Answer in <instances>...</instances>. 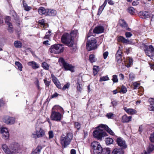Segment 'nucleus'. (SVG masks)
<instances>
[{
    "label": "nucleus",
    "mask_w": 154,
    "mask_h": 154,
    "mask_svg": "<svg viewBox=\"0 0 154 154\" xmlns=\"http://www.w3.org/2000/svg\"><path fill=\"white\" fill-rule=\"evenodd\" d=\"M103 129L110 135H114V133L107 125L101 124L99 126L96 128V130L94 131V137L98 140H101L103 137L106 136V134L103 131Z\"/></svg>",
    "instance_id": "obj_1"
},
{
    "label": "nucleus",
    "mask_w": 154,
    "mask_h": 154,
    "mask_svg": "<svg viewBox=\"0 0 154 154\" xmlns=\"http://www.w3.org/2000/svg\"><path fill=\"white\" fill-rule=\"evenodd\" d=\"M73 39L69 34L65 33L62 35L61 40L63 43L69 47H72L74 43Z\"/></svg>",
    "instance_id": "obj_2"
},
{
    "label": "nucleus",
    "mask_w": 154,
    "mask_h": 154,
    "mask_svg": "<svg viewBox=\"0 0 154 154\" xmlns=\"http://www.w3.org/2000/svg\"><path fill=\"white\" fill-rule=\"evenodd\" d=\"M72 138V135L70 133H68L66 135L62 134L60 140L62 146L64 147H66L69 144Z\"/></svg>",
    "instance_id": "obj_3"
},
{
    "label": "nucleus",
    "mask_w": 154,
    "mask_h": 154,
    "mask_svg": "<svg viewBox=\"0 0 154 154\" xmlns=\"http://www.w3.org/2000/svg\"><path fill=\"white\" fill-rule=\"evenodd\" d=\"M11 149V154H16V153H22L23 150L18 143H13L9 146Z\"/></svg>",
    "instance_id": "obj_4"
},
{
    "label": "nucleus",
    "mask_w": 154,
    "mask_h": 154,
    "mask_svg": "<svg viewBox=\"0 0 154 154\" xmlns=\"http://www.w3.org/2000/svg\"><path fill=\"white\" fill-rule=\"evenodd\" d=\"M59 62L60 65L63 66V67L64 68L65 70H69L72 72H74V66L65 61L63 58H60L59 60Z\"/></svg>",
    "instance_id": "obj_5"
},
{
    "label": "nucleus",
    "mask_w": 154,
    "mask_h": 154,
    "mask_svg": "<svg viewBox=\"0 0 154 154\" xmlns=\"http://www.w3.org/2000/svg\"><path fill=\"white\" fill-rule=\"evenodd\" d=\"M45 135V132L41 128H35V131L33 132L31 135L32 138L37 139L42 137Z\"/></svg>",
    "instance_id": "obj_6"
},
{
    "label": "nucleus",
    "mask_w": 154,
    "mask_h": 154,
    "mask_svg": "<svg viewBox=\"0 0 154 154\" xmlns=\"http://www.w3.org/2000/svg\"><path fill=\"white\" fill-rule=\"evenodd\" d=\"M64 49L62 45L57 44L52 45L49 49V51L51 53L57 54L63 52Z\"/></svg>",
    "instance_id": "obj_7"
},
{
    "label": "nucleus",
    "mask_w": 154,
    "mask_h": 154,
    "mask_svg": "<svg viewBox=\"0 0 154 154\" xmlns=\"http://www.w3.org/2000/svg\"><path fill=\"white\" fill-rule=\"evenodd\" d=\"M96 43L97 41L94 37L91 38L87 43V50L90 51L96 49L97 48Z\"/></svg>",
    "instance_id": "obj_8"
},
{
    "label": "nucleus",
    "mask_w": 154,
    "mask_h": 154,
    "mask_svg": "<svg viewBox=\"0 0 154 154\" xmlns=\"http://www.w3.org/2000/svg\"><path fill=\"white\" fill-rule=\"evenodd\" d=\"M62 118V115L59 112L53 111L51 116L52 120L57 122L60 121Z\"/></svg>",
    "instance_id": "obj_9"
},
{
    "label": "nucleus",
    "mask_w": 154,
    "mask_h": 154,
    "mask_svg": "<svg viewBox=\"0 0 154 154\" xmlns=\"http://www.w3.org/2000/svg\"><path fill=\"white\" fill-rule=\"evenodd\" d=\"M0 133L2 134L3 138L5 140L9 137V134L8 128L5 127H0Z\"/></svg>",
    "instance_id": "obj_10"
},
{
    "label": "nucleus",
    "mask_w": 154,
    "mask_h": 154,
    "mask_svg": "<svg viewBox=\"0 0 154 154\" xmlns=\"http://www.w3.org/2000/svg\"><path fill=\"white\" fill-rule=\"evenodd\" d=\"M3 122L7 125H12L15 122V119L13 117L9 116L4 117L2 120Z\"/></svg>",
    "instance_id": "obj_11"
},
{
    "label": "nucleus",
    "mask_w": 154,
    "mask_h": 154,
    "mask_svg": "<svg viewBox=\"0 0 154 154\" xmlns=\"http://www.w3.org/2000/svg\"><path fill=\"white\" fill-rule=\"evenodd\" d=\"M116 141L118 146L122 149H125L127 147L125 141L122 138L120 137L118 138Z\"/></svg>",
    "instance_id": "obj_12"
},
{
    "label": "nucleus",
    "mask_w": 154,
    "mask_h": 154,
    "mask_svg": "<svg viewBox=\"0 0 154 154\" xmlns=\"http://www.w3.org/2000/svg\"><path fill=\"white\" fill-rule=\"evenodd\" d=\"M104 30V29L103 26H99L95 27L93 31L94 33L99 34L103 33Z\"/></svg>",
    "instance_id": "obj_13"
},
{
    "label": "nucleus",
    "mask_w": 154,
    "mask_h": 154,
    "mask_svg": "<svg viewBox=\"0 0 154 154\" xmlns=\"http://www.w3.org/2000/svg\"><path fill=\"white\" fill-rule=\"evenodd\" d=\"M122 54L121 51L118 50L116 54V60L119 63H121L122 60Z\"/></svg>",
    "instance_id": "obj_14"
},
{
    "label": "nucleus",
    "mask_w": 154,
    "mask_h": 154,
    "mask_svg": "<svg viewBox=\"0 0 154 154\" xmlns=\"http://www.w3.org/2000/svg\"><path fill=\"white\" fill-rule=\"evenodd\" d=\"M119 42H122L127 44H131V42L128 39H126L124 37L122 36L119 37L117 39Z\"/></svg>",
    "instance_id": "obj_15"
},
{
    "label": "nucleus",
    "mask_w": 154,
    "mask_h": 154,
    "mask_svg": "<svg viewBox=\"0 0 154 154\" xmlns=\"http://www.w3.org/2000/svg\"><path fill=\"white\" fill-rule=\"evenodd\" d=\"M123 109L128 114L133 115L136 114L137 113V111L132 108H127L126 107H124Z\"/></svg>",
    "instance_id": "obj_16"
},
{
    "label": "nucleus",
    "mask_w": 154,
    "mask_h": 154,
    "mask_svg": "<svg viewBox=\"0 0 154 154\" xmlns=\"http://www.w3.org/2000/svg\"><path fill=\"white\" fill-rule=\"evenodd\" d=\"M120 25L128 31H131V29L128 27V25L126 23L124 20L120 19L119 21Z\"/></svg>",
    "instance_id": "obj_17"
},
{
    "label": "nucleus",
    "mask_w": 154,
    "mask_h": 154,
    "mask_svg": "<svg viewBox=\"0 0 154 154\" xmlns=\"http://www.w3.org/2000/svg\"><path fill=\"white\" fill-rule=\"evenodd\" d=\"M132 116H128L125 114L122 117V122L124 123H127L131 121Z\"/></svg>",
    "instance_id": "obj_18"
},
{
    "label": "nucleus",
    "mask_w": 154,
    "mask_h": 154,
    "mask_svg": "<svg viewBox=\"0 0 154 154\" xmlns=\"http://www.w3.org/2000/svg\"><path fill=\"white\" fill-rule=\"evenodd\" d=\"M91 148L93 150L98 149L100 147H102L100 143L97 141H94L91 143Z\"/></svg>",
    "instance_id": "obj_19"
},
{
    "label": "nucleus",
    "mask_w": 154,
    "mask_h": 154,
    "mask_svg": "<svg viewBox=\"0 0 154 154\" xmlns=\"http://www.w3.org/2000/svg\"><path fill=\"white\" fill-rule=\"evenodd\" d=\"M149 49L150 50V51L146 52V54L149 57H153V54H154V48L152 45L149 46Z\"/></svg>",
    "instance_id": "obj_20"
},
{
    "label": "nucleus",
    "mask_w": 154,
    "mask_h": 154,
    "mask_svg": "<svg viewBox=\"0 0 154 154\" xmlns=\"http://www.w3.org/2000/svg\"><path fill=\"white\" fill-rule=\"evenodd\" d=\"M48 9H45L43 7H41L38 9V13L40 14H44L45 16H47V12Z\"/></svg>",
    "instance_id": "obj_21"
},
{
    "label": "nucleus",
    "mask_w": 154,
    "mask_h": 154,
    "mask_svg": "<svg viewBox=\"0 0 154 154\" xmlns=\"http://www.w3.org/2000/svg\"><path fill=\"white\" fill-rule=\"evenodd\" d=\"M149 101L150 103V105H149L148 109L150 111H154V99L150 98Z\"/></svg>",
    "instance_id": "obj_22"
},
{
    "label": "nucleus",
    "mask_w": 154,
    "mask_h": 154,
    "mask_svg": "<svg viewBox=\"0 0 154 154\" xmlns=\"http://www.w3.org/2000/svg\"><path fill=\"white\" fill-rule=\"evenodd\" d=\"M122 148H115L112 152V154H123L124 152Z\"/></svg>",
    "instance_id": "obj_23"
},
{
    "label": "nucleus",
    "mask_w": 154,
    "mask_h": 154,
    "mask_svg": "<svg viewBox=\"0 0 154 154\" xmlns=\"http://www.w3.org/2000/svg\"><path fill=\"white\" fill-rule=\"evenodd\" d=\"M107 0H105L103 4L99 7L98 11V15H100L102 13L104 7H105L107 4Z\"/></svg>",
    "instance_id": "obj_24"
},
{
    "label": "nucleus",
    "mask_w": 154,
    "mask_h": 154,
    "mask_svg": "<svg viewBox=\"0 0 154 154\" xmlns=\"http://www.w3.org/2000/svg\"><path fill=\"white\" fill-rule=\"evenodd\" d=\"M47 16H54L57 14V11L56 10L53 9H48Z\"/></svg>",
    "instance_id": "obj_25"
},
{
    "label": "nucleus",
    "mask_w": 154,
    "mask_h": 154,
    "mask_svg": "<svg viewBox=\"0 0 154 154\" xmlns=\"http://www.w3.org/2000/svg\"><path fill=\"white\" fill-rule=\"evenodd\" d=\"M28 65L29 66H32L33 69H36L39 68V65L36 63L34 61H31L28 62Z\"/></svg>",
    "instance_id": "obj_26"
},
{
    "label": "nucleus",
    "mask_w": 154,
    "mask_h": 154,
    "mask_svg": "<svg viewBox=\"0 0 154 154\" xmlns=\"http://www.w3.org/2000/svg\"><path fill=\"white\" fill-rule=\"evenodd\" d=\"M97 60L94 55L91 54L89 56V60L91 63L95 62Z\"/></svg>",
    "instance_id": "obj_27"
},
{
    "label": "nucleus",
    "mask_w": 154,
    "mask_h": 154,
    "mask_svg": "<svg viewBox=\"0 0 154 154\" xmlns=\"http://www.w3.org/2000/svg\"><path fill=\"white\" fill-rule=\"evenodd\" d=\"M69 34L72 38L75 37L78 34V31L77 30H74L71 32Z\"/></svg>",
    "instance_id": "obj_28"
},
{
    "label": "nucleus",
    "mask_w": 154,
    "mask_h": 154,
    "mask_svg": "<svg viewBox=\"0 0 154 154\" xmlns=\"http://www.w3.org/2000/svg\"><path fill=\"white\" fill-rule=\"evenodd\" d=\"M42 149L41 146H38L37 148L32 152V154H39Z\"/></svg>",
    "instance_id": "obj_29"
},
{
    "label": "nucleus",
    "mask_w": 154,
    "mask_h": 154,
    "mask_svg": "<svg viewBox=\"0 0 154 154\" xmlns=\"http://www.w3.org/2000/svg\"><path fill=\"white\" fill-rule=\"evenodd\" d=\"M127 61L128 62V63L126 65V66L127 67H129L131 66L132 64L133 60L132 58L128 57L127 58Z\"/></svg>",
    "instance_id": "obj_30"
},
{
    "label": "nucleus",
    "mask_w": 154,
    "mask_h": 154,
    "mask_svg": "<svg viewBox=\"0 0 154 154\" xmlns=\"http://www.w3.org/2000/svg\"><path fill=\"white\" fill-rule=\"evenodd\" d=\"M98 149L93 150V154H101L103 151L102 147L99 148Z\"/></svg>",
    "instance_id": "obj_31"
},
{
    "label": "nucleus",
    "mask_w": 154,
    "mask_h": 154,
    "mask_svg": "<svg viewBox=\"0 0 154 154\" xmlns=\"http://www.w3.org/2000/svg\"><path fill=\"white\" fill-rule=\"evenodd\" d=\"M51 30H49L48 32H46V34L44 37H43V39H48L50 40V37L51 35Z\"/></svg>",
    "instance_id": "obj_32"
},
{
    "label": "nucleus",
    "mask_w": 154,
    "mask_h": 154,
    "mask_svg": "<svg viewBox=\"0 0 154 154\" xmlns=\"http://www.w3.org/2000/svg\"><path fill=\"white\" fill-rule=\"evenodd\" d=\"M128 11L131 15H133L135 13L136 10L133 7H130L128 8Z\"/></svg>",
    "instance_id": "obj_33"
},
{
    "label": "nucleus",
    "mask_w": 154,
    "mask_h": 154,
    "mask_svg": "<svg viewBox=\"0 0 154 154\" xmlns=\"http://www.w3.org/2000/svg\"><path fill=\"white\" fill-rule=\"evenodd\" d=\"M23 6L24 8V9L26 11H29L32 9L31 7L27 6V4L26 3L25 1L23 0Z\"/></svg>",
    "instance_id": "obj_34"
},
{
    "label": "nucleus",
    "mask_w": 154,
    "mask_h": 154,
    "mask_svg": "<svg viewBox=\"0 0 154 154\" xmlns=\"http://www.w3.org/2000/svg\"><path fill=\"white\" fill-rule=\"evenodd\" d=\"M140 15H143L144 18H148L150 17L149 13L146 11L140 12Z\"/></svg>",
    "instance_id": "obj_35"
},
{
    "label": "nucleus",
    "mask_w": 154,
    "mask_h": 154,
    "mask_svg": "<svg viewBox=\"0 0 154 154\" xmlns=\"http://www.w3.org/2000/svg\"><path fill=\"white\" fill-rule=\"evenodd\" d=\"M99 70V68L98 66H94L93 68V72L94 75L97 74Z\"/></svg>",
    "instance_id": "obj_36"
},
{
    "label": "nucleus",
    "mask_w": 154,
    "mask_h": 154,
    "mask_svg": "<svg viewBox=\"0 0 154 154\" xmlns=\"http://www.w3.org/2000/svg\"><path fill=\"white\" fill-rule=\"evenodd\" d=\"M15 65L17 67L18 69H19L20 71H22V68H23L22 65L20 62H19L16 61L15 62Z\"/></svg>",
    "instance_id": "obj_37"
},
{
    "label": "nucleus",
    "mask_w": 154,
    "mask_h": 154,
    "mask_svg": "<svg viewBox=\"0 0 154 154\" xmlns=\"http://www.w3.org/2000/svg\"><path fill=\"white\" fill-rule=\"evenodd\" d=\"M14 45L16 48H21L22 46V44L19 41H15L14 42Z\"/></svg>",
    "instance_id": "obj_38"
},
{
    "label": "nucleus",
    "mask_w": 154,
    "mask_h": 154,
    "mask_svg": "<svg viewBox=\"0 0 154 154\" xmlns=\"http://www.w3.org/2000/svg\"><path fill=\"white\" fill-rule=\"evenodd\" d=\"M154 149V145L152 144H150L147 149V151L149 153L153 151Z\"/></svg>",
    "instance_id": "obj_39"
},
{
    "label": "nucleus",
    "mask_w": 154,
    "mask_h": 154,
    "mask_svg": "<svg viewBox=\"0 0 154 154\" xmlns=\"http://www.w3.org/2000/svg\"><path fill=\"white\" fill-rule=\"evenodd\" d=\"M105 142L107 145H109L112 143L113 140L110 138H106L105 139Z\"/></svg>",
    "instance_id": "obj_40"
},
{
    "label": "nucleus",
    "mask_w": 154,
    "mask_h": 154,
    "mask_svg": "<svg viewBox=\"0 0 154 154\" xmlns=\"http://www.w3.org/2000/svg\"><path fill=\"white\" fill-rule=\"evenodd\" d=\"M52 109L53 110H60L61 111L63 110V109L60 106L58 105H55L52 108Z\"/></svg>",
    "instance_id": "obj_41"
},
{
    "label": "nucleus",
    "mask_w": 154,
    "mask_h": 154,
    "mask_svg": "<svg viewBox=\"0 0 154 154\" xmlns=\"http://www.w3.org/2000/svg\"><path fill=\"white\" fill-rule=\"evenodd\" d=\"M8 26V30L9 32L10 33H12L13 31V26L12 24L11 23H9L7 24Z\"/></svg>",
    "instance_id": "obj_42"
},
{
    "label": "nucleus",
    "mask_w": 154,
    "mask_h": 154,
    "mask_svg": "<svg viewBox=\"0 0 154 154\" xmlns=\"http://www.w3.org/2000/svg\"><path fill=\"white\" fill-rule=\"evenodd\" d=\"M115 116V114L111 112L107 113L106 116L109 119H112Z\"/></svg>",
    "instance_id": "obj_43"
},
{
    "label": "nucleus",
    "mask_w": 154,
    "mask_h": 154,
    "mask_svg": "<svg viewBox=\"0 0 154 154\" xmlns=\"http://www.w3.org/2000/svg\"><path fill=\"white\" fill-rule=\"evenodd\" d=\"M133 85L134 86L133 89H136L139 88L140 85V83L137 82H135L133 83Z\"/></svg>",
    "instance_id": "obj_44"
},
{
    "label": "nucleus",
    "mask_w": 154,
    "mask_h": 154,
    "mask_svg": "<svg viewBox=\"0 0 154 154\" xmlns=\"http://www.w3.org/2000/svg\"><path fill=\"white\" fill-rule=\"evenodd\" d=\"M103 154H110V150L109 148H107L104 149L103 150Z\"/></svg>",
    "instance_id": "obj_45"
},
{
    "label": "nucleus",
    "mask_w": 154,
    "mask_h": 154,
    "mask_svg": "<svg viewBox=\"0 0 154 154\" xmlns=\"http://www.w3.org/2000/svg\"><path fill=\"white\" fill-rule=\"evenodd\" d=\"M127 89L126 87L124 85H122L121 90L119 92V93L122 92L123 93L125 94L127 92Z\"/></svg>",
    "instance_id": "obj_46"
},
{
    "label": "nucleus",
    "mask_w": 154,
    "mask_h": 154,
    "mask_svg": "<svg viewBox=\"0 0 154 154\" xmlns=\"http://www.w3.org/2000/svg\"><path fill=\"white\" fill-rule=\"evenodd\" d=\"M74 127L77 130H79L81 128V124L78 122H74Z\"/></svg>",
    "instance_id": "obj_47"
},
{
    "label": "nucleus",
    "mask_w": 154,
    "mask_h": 154,
    "mask_svg": "<svg viewBox=\"0 0 154 154\" xmlns=\"http://www.w3.org/2000/svg\"><path fill=\"white\" fill-rule=\"evenodd\" d=\"M109 80V78L108 76L106 75L104 76H103L100 77V81L101 82L103 81H106Z\"/></svg>",
    "instance_id": "obj_48"
},
{
    "label": "nucleus",
    "mask_w": 154,
    "mask_h": 154,
    "mask_svg": "<svg viewBox=\"0 0 154 154\" xmlns=\"http://www.w3.org/2000/svg\"><path fill=\"white\" fill-rule=\"evenodd\" d=\"M42 66L45 69L48 70L49 69L48 65L45 62H43L42 63Z\"/></svg>",
    "instance_id": "obj_49"
},
{
    "label": "nucleus",
    "mask_w": 154,
    "mask_h": 154,
    "mask_svg": "<svg viewBox=\"0 0 154 154\" xmlns=\"http://www.w3.org/2000/svg\"><path fill=\"white\" fill-rule=\"evenodd\" d=\"M149 139L151 142L154 143V132L150 134Z\"/></svg>",
    "instance_id": "obj_50"
},
{
    "label": "nucleus",
    "mask_w": 154,
    "mask_h": 154,
    "mask_svg": "<svg viewBox=\"0 0 154 154\" xmlns=\"http://www.w3.org/2000/svg\"><path fill=\"white\" fill-rule=\"evenodd\" d=\"M112 80L113 82H117L118 81V79L117 76L115 75L112 76Z\"/></svg>",
    "instance_id": "obj_51"
},
{
    "label": "nucleus",
    "mask_w": 154,
    "mask_h": 154,
    "mask_svg": "<svg viewBox=\"0 0 154 154\" xmlns=\"http://www.w3.org/2000/svg\"><path fill=\"white\" fill-rule=\"evenodd\" d=\"M129 77L130 80H133L135 78V75L133 73H131L129 75Z\"/></svg>",
    "instance_id": "obj_52"
},
{
    "label": "nucleus",
    "mask_w": 154,
    "mask_h": 154,
    "mask_svg": "<svg viewBox=\"0 0 154 154\" xmlns=\"http://www.w3.org/2000/svg\"><path fill=\"white\" fill-rule=\"evenodd\" d=\"M70 86V84L69 83H67L66 84L64 85L62 88L63 90H65L66 89H67L69 88Z\"/></svg>",
    "instance_id": "obj_53"
},
{
    "label": "nucleus",
    "mask_w": 154,
    "mask_h": 154,
    "mask_svg": "<svg viewBox=\"0 0 154 154\" xmlns=\"http://www.w3.org/2000/svg\"><path fill=\"white\" fill-rule=\"evenodd\" d=\"M49 138L50 139L54 137V134L52 131H49L48 132Z\"/></svg>",
    "instance_id": "obj_54"
},
{
    "label": "nucleus",
    "mask_w": 154,
    "mask_h": 154,
    "mask_svg": "<svg viewBox=\"0 0 154 154\" xmlns=\"http://www.w3.org/2000/svg\"><path fill=\"white\" fill-rule=\"evenodd\" d=\"M5 21L6 23L8 24L9 23H11L9 21H10V17L9 16H7L5 18Z\"/></svg>",
    "instance_id": "obj_55"
},
{
    "label": "nucleus",
    "mask_w": 154,
    "mask_h": 154,
    "mask_svg": "<svg viewBox=\"0 0 154 154\" xmlns=\"http://www.w3.org/2000/svg\"><path fill=\"white\" fill-rule=\"evenodd\" d=\"M125 35L127 38H130L132 35V34L130 32H126L125 33Z\"/></svg>",
    "instance_id": "obj_56"
},
{
    "label": "nucleus",
    "mask_w": 154,
    "mask_h": 154,
    "mask_svg": "<svg viewBox=\"0 0 154 154\" xmlns=\"http://www.w3.org/2000/svg\"><path fill=\"white\" fill-rule=\"evenodd\" d=\"M38 23L39 24L42 25H44L45 24V20L43 19L39 20L38 21Z\"/></svg>",
    "instance_id": "obj_57"
},
{
    "label": "nucleus",
    "mask_w": 154,
    "mask_h": 154,
    "mask_svg": "<svg viewBox=\"0 0 154 154\" xmlns=\"http://www.w3.org/2000/svg\"><path fill=\"white\" fill-rule=\"evenodd\" d=\"M108 54L109 53L107 51H106L103 53V55L104 59H105L107 58V56H108Z\"/></svg>",
    "instance_id": "obj_58"
},
{
    "label": "nucleus",
    "mask_w": 154,
    "mask_h": 154,
    "mask_svg": "<svg viewBox=\"0 0 154 154\" xmlns=\"http://www.w3.org/2000/svg\"><path fill=\"white\" fill-rule=\"evenodd\" d=\"M44 82L46 86L48 87L49 85H50V82L49 81H47L46 79H44Z\"/></svg>",
    "instance_id": "obj_59"
},
{
    "label": "nucleus",
    "mask_w": 154,
    "mask_h": 154,
    "mask_svg": "<svg viewBox=\"0 0 154 154\" xmlns=\"http://www.w3.org/2000/svg\"><path fill=\"white\" fill-rule=\"evenodd\" d=\"M52 77L53 78V79H52L53 81V82H54V84L57 83V82H58L59 81L57 79L56 77H53L52 76Z\"/></svg>",
    "instance_id": "obj_60"
},
{
    "label": "nucleus",
    "mask_w": 154,
    "mask_h": 154,
    "mask_svg": "<svg viewBox=\"0 0 154 154\" xmlns=\"http://www.w3.org/2000/svg\"><path fill=\"white\" fill-rule=\"evenodd\" d=\"M119 76L120 78L119 79L120 80H123L124 79V75L122 74H120L119 75Z\"/></svg>",
    "instance_id": "obj_61"
},
{
    "label": "nucleus",
    "mask_w": 154,
    "mask_h": 154,
    "mask_svg": "<svg viewBox=\"0 0 154 154\" xmlns=\"http://www.w3.org/2000/svg\"><path fill=\"white\" fill-rule=\"evenodd\" d=\"M60 95L57 93H55L51 96V98H54L57 97Z\"/></svg>",
    "instance_id": "obj_62"
},
{
    "label": "nucleus",
    "mask_w": 154,
    "mask_h": 154,
    "mask_svg": "<svg viewBox=\"0 0 154 154\" xmlns=\"http://www.w3.org/2000/svg\"><path fill=\"white\" fill-rule=\"evenodd\" d=\"M111 103L112 105L113 106H116L118 103V102L115 100H114L112 101Z\"/></svg>",
    "instance_id": "obj_63"
},
{
    "label": "nucleus",
    "mask_w": 154,
    "mask_h": 154,
    "mask_svg": "<svg viewBox=\"0 0 154 154\" xmlns=\"http://www.w3.org/2000/svg\"><path fill=\"white\" fill-rule=\"evenodd\" d=\"M43 44L45 45H50L49 41L48 40L44 41L43 42Z\"/></svg>",
    "instance_id": "obj_64"
}]
</instances>
